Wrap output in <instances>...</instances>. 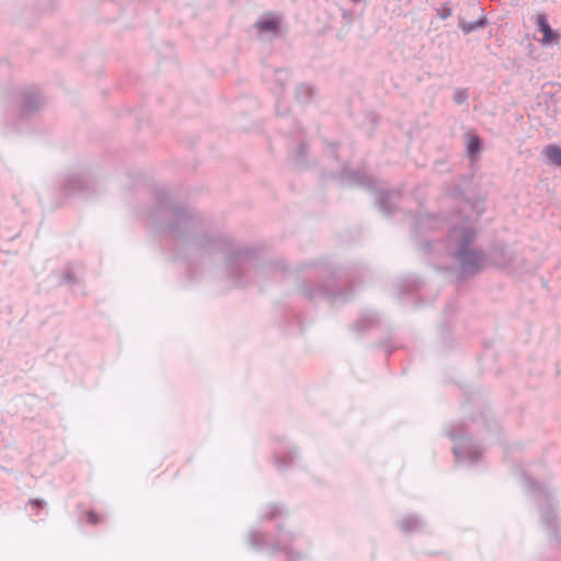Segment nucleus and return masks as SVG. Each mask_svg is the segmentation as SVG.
<instances>
[{"label": "nucleus", "mask_w": 561, "mask_h": 561, "mask_svg": "<svg viewBox=\"0 0 561 561\" xmlns=\"http://www.w3.org/2000/svg\"><path fill=\"white\" fill-rule=\"evenodd\" d=\"M538 28L543 33L542 44L548 45L558 38V35L550 27L545 14H539L536 20Z\"/></svg>", "instance_id": "nucleus-5"}, {"label": "nucleus", "mask_w": 561, "mask_h": 561, "mask_svg": "<svg viewBox=\"0 0 561 561\" xmlns=\"http://www.w3.org/2000/svg\"><path fill=\"white\" fill-rule=\"evenodd\" d=\"M543 153L547 159L556 164L561 165V148L554 145H549L543 149Z\"/></svg>", "instance_id": "nucleus-12"}, {"label": "nucleus", "mask_w": 561, "mask_h": 561, "mask_svg": "<svg viewBox=\"0 0 561 561\" xmlns=\"http://www.w3.org/2000/svg\"><path fill=\"white\" fill-rule=\"evenodd\" d=\"M291 458H293V451H290V453H289L288 461H287V460H284V461L280 463V462H279V459L277 458V463H278L279 466H287V465H289V463H290Z\"/></svg>", "instance_id": "nucleus-23"}, {"label": "nucleus", "mask_w": 561, "mask_h": 561, "mask_svg": "<svg viewBox=\"0 0 561 561\" xmlns=\"http://www.w3.org/2000/svg\"><path fill=\"white\" fill-rule=\"evenodd\" d=\"M30 503H31L32 506L41 507V508L44 507V505L46 504L42 500H32Z\"/></svg>", "instance_id": "nucleus-22"}, {"label": "nucleus", "mask_w": 561, "mask_h": 561, "mask_svg": "<svg viewBox=\"0 0 561 561\" xmlns=\"http://www.w3.org/2000/svg\"><path fill=\"white\" fill-rule=\"evenodd\" d=\"M376 203L379 209L386 215H389L393 209V205L390 203V194L387 192H376Z\"/></svg>", "instance_id": "nucleus-9"}, {"label": "nucleus", "mask_w": 561, "mask_h": 561, "mask_svg": "<svg viewBox=\"0 0 561 561\" xmlns=\"http://www.w3.org/2000/svg\"><path fill=\"white\" fill-rule=\"evenodd\" d=\"M458 25L465 34H469L478 28L483 27L485 25V19L481 16L473 22H467L465 19L459 18Z\"/></svg>", "instance_id": "nucleus-11"}, {"label": "nucleus", "mask_w": 561, "mask_h": 561, "mask_svg": "<svg viewBox=\"0 0 561 561\" xmlns=\"http://www.w3.org/2000/svg\"><path fill=\"white\" fill-rule=\"evenodd\" d=\"M313 94H314L313 87L310 84H305V83L299 84L296 88V92H295L296 100L299 103H307L308 101H310L312 99Z\"/></svg>", "instance_id": "nucleus-10"}, {"label": "nucleus", "mask_w": 561, "mask_h": 561, "mask_svg": "<svg viewBox=\"0 0 561 561\" xmlns=\"http://www.w3.org/2000/svg\"><path fill=\"white\" fill-rule=\"evenodd\" d=\"M481 149V141L478 136H470L467 140V152L471 159H474Z\"/></svg>", "instance_id": "nucleus-13"}, {"label": "nucleus", "mask_w": 561, "mask_h": 561, "mask_svg": "<svg viewBox=\"0 0 561 561\" xmlns=\"http://www.w3.org/2000/svg\"><path fill=\"white\" fill-rule=\"evenodd\" d=\"M88 520L91 523V524H96L99 522V517L96 516V514L94 512H89L88 514Z\"/></svg>", "instance_id": "nucleus-21"}, {"label": "nucleus", "mask_w": 561, "mask_h": 561, "mask_svg": "<svg viewBox=\"0 0 561 561\" xmlns=\"http://www.w3.org/2000/svg\"><path fill=\"white\" fill-rule=\"evenodd\" d=\"M68 193L83 192L87 188L85 181L81 175H71L65 183Z\"/></svg>", "instance_id": "nucleus-7"}, {"label": "nucleus", "mask_w": 561, "mask_h": 561, "mask_svg": "<svg viewBox=\"0 0 561 561\" xmlns=\"http://www.w3.org/2000/svg\"><path fill=\"white\" fill-rule=\"evenodd\" d=\"M453 450H454V455H455L457 461H462V460L473 461V460L478 459L481 454V450L478 447L472 446V445L462 444L460 442L454 446Z\"/></svg>", "instance_id": "nucleus-4"}, {"label": "nucleus", "mask_w": 561, "mask_h": 561, "mask_svg": "<svg viewBox=\"0 0 561 561\" xmlns=\"http://www.w3.org/2000/svg\"><path fill=\"white\" fill-rule=\"evenodd\" d=\"M283 540L284 539L279 540V542L277 543V549H279V550H286L287 549Z\"/></svg>", "instance_id": "nucleus-24"}, {"label": "nucleus", "mask_w": 561, "mask_h": 561, "mask_svg": "<svg viewBox=\"0 0 561 561\" xmlns=\"http://www.w3.org/2000/svg\"><path fill=\"white\" fill-rule=\"evenodd\" d=\"M276 81L279 84V91L282 90L283 85L289 80V72L286 70H277L276 73Z\"/></svg>", "instance_id": "nucleus-16"}, {"label": "nucleus", "mask_w": 561, "mask_h": 561, "mask_svg": "<svg viewBox=\"0 0 561 561\" xmlns=\"http://www.w3.org/2000/svg\"><path fill=\"white\" fill-rule=\"evenodd\" d=\"M421 520L416 516H409L400 522V528L403 531H412L419 528Z\"/></svg>", "instance_id": "nucleus-14"}, {"label": "nucleus", "mask_w": 561, "mask_h": 561, "mask_svg": "<svg viewBox=\"0 0 561 561\" xmlns=\"http://www.w3.org/2000/svg\"><path fill=\"white\" fill-rule=\"evenodd\" d=\"M511 260L512 254L505 247L494 249L490 256L491 263L499 267H507L511 263Z\"/></svg>", "instance_id": "nucleus-6"}, {"label": "nucleus", "mask_w": 561, "mask_h": 561, "mask_svg": "<svg viewBox=\"0 0 561 561\" xmlns=\"http://www.w3.org/2000/svg\"><path fill=\"white\" fill-rule=\"evenodd\" d=\"M449 435H450V437H451L454 440H457V439H458V437H456L454 434H451V433H450Z\"/></svg>", "instance_id": "nucleus-25"}, {"label": "nucleus", "mask_w": 561, "mask_h": 561, "mask_svg": "<svg viewBox=\"0 0 561 561\" xmlns=\"http://www.w3.org/2000/svg\"><path fill=\"white\" fill-rule=\"evenodd\" d=\"M454 102L457 104H463L469 99V93L467 89H457L454 93Z\"/></svg>", "instance_id": "nucleus-15"}, {"label": "nucleus", "mask_w": 561, "mask_h": 561, "mask_svg": "<svg viewBox=\"0 0 561 561\" xmlns=\"http://www.w3.org/2000/svg\"><path fill=\"white\" fill-rule=\"evenodd\" d=\"M476 232L468 224L454 227L447 237V251L459 263L465 275L476 274L486 265L485 254L472 247Z\"/></svg>", "instance_id": "nucleus-2"}, {"label": "nucleus", "mask_w": 561, "mask_h": 561, "mask_svg": "<svg viewBox=\"0 0 561 561\" xmlns=\"http://www.w3.org/2000/svg\"><path fill=\"white\" fill-rule=\"evenodd\" d=\"M150 219L157 230L170 238L183 239L196 249L224 252L228 277L233 280L234 285H242L239 275L244 270L249 253L233 248L227 239L199 233V220L188 209L178 208L165 198L152 211Z\"/></svg>", "instance_id": "nucleus-1"}, {"label": "nucleus", "mask_w": 561, "mask_h": 561, "mask_svg": "<svg viewBox=\"0 0 561 561\" xmlns=\"http://www.w3.org/2000/svg\"><path fill=\"white\" fill-rule=\"evenodd\" d=\"M353 176H354V182L358 183L359 185H365V186L370 185V180L367 179L364 174L356 173Z\"/></svg>", "instance_id": "nucleus-17"}, {"label": "nucleus", "mask_w": 561, "mask_h": 561, "mask_svg": "<svg viewBox=\"0 0 561 561\" xmlns=\"http://www.w3.org/2000/svg\"><path fill=\"white\" fill-rule=\"evenodd\" d=\"M250 540L253 546H260L264 541V536L260 533H252Z\"/></svg>", "instance_id": "nucleus-18"}, {"label": "nucleus", "mask_w": 561, "mask_h": 561, "mask_svg": "<svg viewBox=\"0 0 561 561\" xmlns=\"http://www.w3.org/2000/svg\"><path fill=\"white\" fill-rule=\"evenodd\" d=\"M550 515L552 516V512L551 511H543L542 512V518H543V522L547 525H552V519L550 518Z\"/></svg>", "instance_id": "nucleus-20"}, {"label": "nucleus", "mask_w": 561, "mask_h": 561, "mask_svg": "<svg viewBox=\"0 0 561 561\" xmlns=\"http://www.w3.org/2000/svg\"><path fill=\"white\" fill-rule=\"evenodd\" d=\"M43 105V99L36 89H25L20 93V107L23 114H30Z\"/></svg>", "instance_id": "nucleus-3"}, {"label": "nucleus", "mask_w": 561, "mask_h": 561, "mask_svg": "<svg viewBox=\"0 0 561 561\" xmlns=\"http://www.w3.org/2000/svg\"><path fill=\"white\" fill-rule=\"evenodd\" d=\"M279 22L273 15H264L261 20L256 22V26L262 32H276L278 28Z\"/></svg>", "instance_id": "nucleus-8"}, {"label": "nucleus", "mask_w": 561, "mask_h": 561, "mask_svg": "<svg viewBox=\"0 0 561 561\" xmlns=\"http://www.w3.org/2000/svg\"><path fill=\"white\" fill-rule=\"evenodd\" d=\"M451 14H453L451 9L448 7H443V8L438 9V11H437V15L442 20L448 19L449 16H451Z\"/></svg>", "instance_id": "nucleus-19"}]
</instances>
